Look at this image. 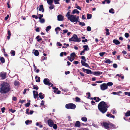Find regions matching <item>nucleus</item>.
<instances>
[{
    "instance_id": "nucleus-1",
    "label": "nucleus",
    "mask_w": 130,
    "mask_h": 130,
    "mask_svg": "<svg viewBox=\"0 0 130 130\" xmlns=\"http://www.w3.org/2000/svg\"><path fill=\"white\" fill-rule=\"evenodd\" d=\"M98 109L103 113H105L107 110L108 105L104 101H102L98 104Z\"/></svg>"
},
{
    "instance_id": "nucleus-2",
    "label": "nucleus",
    "mask_w": 130,
    "mask_h": 130,
    "mask_svg": "<svg viewBox=\"0 0 130 130\" xmlns=\"http://www.w3.org/2000/svg\"><path fill=\"white\" fill-rule=\"evenodd\" d=\"M0 92L2 93H6L8 92L10 90V86L7 83H3L1 85Z\"/></svg>"
},
{
    "instance_id": "nucleus-3",
    "label": "nucleus",
    "mask_w": 130,
    "mask_h": 130,
    "mask_svg": "<svg viewBox=\"0 0 130 130\" xmlns=\"http://www.w3.org/2000/svg\"><path fill=\"white\" fill-rule=\"evenodd\" d=\"M68 19L73 23L78 22L79 21V17L73 14L71 15L70 17L68 18Z\"/></svg>"
},
{
    "instance_id": "nucleus-4",
    "label": "nucleus",
    "mask_w": 130,
    "mask_h": 130,
    "mask_svg": "<svg viewBox=\"0 0 130 130\" xmlns=\"http://www.w3.org/2000/svg\"><path fill=\"white\" fill-rule=\"evenodd\" d=\"M69 41L79 42L81 41V40L80 38H78L76 35L74 34L72 37L69 39Z\"/></svg>"
},
{
    "instance_id": "nucleus-5",
    "label": "nucleus",
    "mask_w": 130,
    "mask_h": 130,
    "mask_svg": "<svg viewBox=\"0 0 130 130\" xmlns=\"http://www.w3.org/2000/svg\"><path fill=\"white\" fill-rule=\"evenodd\" d=\"M65 107L68 109H74L76 107V106L74 104L70 103L66 104Z\"/></svg>"
},
{
    "instance_id": "nucleus-6",
    "label": "nucleus",
    "mask_w": 130,
    "mask_h": 130,
    "mask_svg": "<svg viewBox=\"0 0 130 130\" xmlns=\"http://www.w3.org/2000/svg\"><path fill=\"white\" fill-rule=\"evenodd\" d=\"M101 124L106 129H108L110 127V123L109 122H103Z\"/></svg>"
},
{
    "instance_id": "nucleus-7",
    "label": "nucleus",
    "mask_w": 130,
    "mask_h": 130,
    "mask_svg": "<svg viewBox=\"0 0 130 130\" xmlns=\"http://www.w3.org/2000/svg\"><path fill=\"white\" fill-rule=\"evenodd\" d=\"M101 89L103 91L104 90L108 88V87L106 83H103L100 86Z\"/></svg>"
},
{
    "instance_id": "nucleus-8",
    "label": "nucleus",
    "mask_w": 130,
    "mask_h": 130,
    "mask_svg": "<svg viewBox=\"0 0 130 130\" xmlns=\"http://www.w3.org/2000/svg\"><path fill=\"white\" fill-rule=\"evenodd\" d=\"M43 83L46 85H48L50 86L51 83L49 82V80L47 78H45L43 80Z\"/></svg>"
},
{
    "instance_id": "nucleus-9",
    "label": "nucleus",
    "mask_w": 130,
    "mask_h": 130,
    "mask_svg": "<svg viewBox=\"0 0 130 130\" xmlns=\"http://www.w3.org/2000/svg\"><path fill=\"white\" fill-rule=\"evenodd\" d=\"M6 72H2L0 73V77H1L3 79H4L6 77Z\"/></svg>"
},
{
    "instance_id": "nucleus-10",
    "label": "nucleus",
    "mask_w": 130,
    "mask_h": 130,
    "mask_svg": "<svg viewBox=\"0 0 130 130\" xmlns=\"http://www.w3.org/2000/svg\"><path fill=\"white\" fill-rule=\"evenodd\" d=\"M47 123L49 126L52 127L54 123L52 120L50 119L47 120Z\"/></svg>"
},
{
    "instance_id": "nucleus-11",
    "label": "nucleus",
    "mask_w": 130,
    "mask_h": 130,
    "mask_svg": "<svg viewBox=\"0 0 130 130\" xmlns=\"http://www.w3.org/2000/svg\"><path fill=\"white\" fill-rule=\"evenodd\" d=\"M63 17L61 14L57 16V20L59 21H63Z\"/></svg>"
},
{
    "instance_id": "nucleus-12",
    "label": "nucleus",
    "mask_w": 130,
    "mask_h": 130,
    "mask_svg": "<svg viewBox=\"0 0 130 130\" xmlns=\"http://www.w3.org/2000/svg\"><path fill=\"white\" fill-rule=\"evenodd\" d=\"M102 72L100 71L93 72L92 74L96 76H99L100 74H102Z\"/></svg>"
},
{
    "instance_id": "nucleus-13",
    "label": "nucleus",
    "mask_w": 130,
    "mask_h": 130,
    "mask_svg": "<svg viewBox=\"0 0 130 130\" xmlns=\"http://www.w3.org/2000/svg\"><path fill=\"white\" fill-rule=\"evenodd\" d=\"M110 127L111 129H115L118 127V126H116L112 123H110Z\"/></svg>"
},
{
    "instance_id": "nucleus-14",
    "label": "nucleus",
    "mask_w": 130,
    "mask_h": 130,
    "mask_svg": "<svg viewBox=\"0 0 130 130\" xmlns=\"http://www.w3.org/2000/svg\"><path fill=\"white\" fill-rule=\"evenodd\" d=\"M33 93L34 95V97L35 99L37 98V97L38 96V92L35 91H33Z\"/></svg>"
},
{
    "instance_id": "nucleus-15",
    "label": "nucleus",
    "mask_w": 130,
    "mask_h": 130,
    "mask_svg": "<svg viewBox=\"0 0 130 130\" xmlns=\"http://www.w3.org/2000/svg\"><path fill=\"white\" fill-rule=\"evenodd\" d=\"M39 10L40 11H41L42 12H44V9L43 8V5H41L40 6Z\"/></svg>"
},
{
    "instance_id": "nucleus-16",
    "label": "nucleus",
    "mask_w": 130,
    "mask_h": 130,
    "mask_svg": "<svg viewBox=\"0 0 130 130\" xmlns=\"http://www.w3.org/2000/svg\"><path fill=\"white\" fill-rule=\"evenodd\" d=\"M113 42L116 45L119 44L120 43V42L118 40L114 39L113 41Z\"/></svg>"
},
{
    "instance_id": "nucleus-17",
    "label": "nucleus",
    "mask_w": 130,
    "mask_h": 130,
    "mask_svg": "<svg viewBox=\"0 0 130 130\" xmlns=\"http://www.w3.org/2000/svg\"><path fill=\"white\" fill-rule=\"evenodd\" d=\"M80 122L79 121H77L75 124V127H79L80 126Z\"/></svg>"
},
{
    "instance_id": "nucleus-18",
    "label": "nucleus",
    "mask_w": 130,
    "mask_h": 130,
    "mask_svg": "<svg viewBox=\"0 0 130 130\" xmlns=\"http://www.w3.org/2000/svg\"><path fill=\"white\" fill-rule=\"evenodd\" d=\"M83 47L84 48L83 50L85 51H88L89 50V48L88 45H84L83 46Z\"/></svg>"
},
{
    "instance_id": "nucleus-19",
    "label": "nucleus",
    "mask_w": 130,
    "mask_h": 130,
    "mask_svg": "<svg viewBox=\"0 0 130 130\" xmlns=\"http://www.w3.org/2000/svg\"><path fill=\"white\" fill-rule=\"evenodd\" d=\"M106 116L109 118H115V116L113 115H112L110 113H107L106 115Z\"/></svg>"
},
{
    "instance_id": "nucleus-20",
    "label": "nucleus",
    "mask_w": 130,
    "mask_h": 130,
    "mask_svg": "<svg viewBox=\"0 0 130 130\" xmlns=\"http://www.w3.org/2000/svg\"><path fill=\"white\" fill-rule=\"evenodd\" d=\"M39 97L40 99H43L44 98V95L42 93L40 92L39 94Z\"/></svg>"
},
{
    "instance_id": "nucleus-21",
    "label": "nucleus",
    "mask_w": 130,
    "mask_h": 130,
    "mask_svg": "<svg viewBox=\"0 0 130 130\" xmlns=\"http://www.w3.org/2000/svg\"><path fill=\"white\" fill-rule=\"evenodd\" d=\"M125 116V117H129L130 116V110H128L127 112L124 113Z\"/></svg>"
},
{
    "instance_id": "nucleus-22",
    "label": "nucleus",
    "mask_w": 130,
    "mask_h": 130,
    "mask_svg": "<svg viewBox=\"0 0 130 130\" xmlns=\"http://www.w3.org/2000/svg\"><path fill=\"white\" fill-rule=\"evenodd\" d=\"M79 12L76 9H74L72 12V13L73 14H75L76 13L77 14H79Z\"/></svg>"
},
{
    "instance_id": "nucleus-23",
    "label": "nucleus",
    "mask_w": 130,
    "mask_h": 130,
    "mask_svg": "<svg viewBox=\"0 0 130 130\" xmlns=\"http://www.w3.org/2000/svg\"><path fill=\"white\" fill-rule=\"evenodd\" d=\"M32 121L31 120H27L25 121V123L26 125H29L30 123L31 124Z\"/></svg>"
},
{
    "instance_id": "nucleus-24",
    "label": "nucleus",
    "mask_w": 130,
    "mask_h": 130,
    "mask_svg": "<svg viewBox=\"0 0 130 130\" xmlns=\"http://www.w3.org/2000/svg\"><path fill=\"white\" fill-rule=\"evenodd\" d=\"M81 120L83 121L86 122L87 121V118L85 117H83L81 118Z\"/></svg>"
},
{
    "instance_id": "nucleus-25",
    "label": "nucleus",
    "mask_w": 130,
    "mask_h": 130,
    "mask_svg": "<svg viewBox=\"0 0 130 130\" xmlns=\"http://www.w3.org/2000/svg\"><path fill=\"white\" fill-rule=\"evenodd\" d=\"M46 1L48 5H51L53 3L54 0H46Z\"/></svg>"
},
{
    "instance_id": "nucleus-26",
    "label": "nucleus",
    "mask_w": 130,
    "mask_h": 130,
    "mask_svg": "<svg viewBox=\"0 0 130 130\" xmlns=\"http://www.w3.org/2000/svg\"><path fill=\"white\" fill-rule=\"evenodd\" d=\"M51 26L49 25L46 27L45 29L46 31L47 32L51 28Z\"/></svg>"
},
{
    "instance_id": "nucleus-27",
    "label": "nucleus",
    "mask_w": 130,
    "mask_h": 130,
    "mask_svg": "<svg viewBox=\"0 0 130 130\" xmlns=\"http://www.w3.org/2000/svg\"><path fill=\"white\" fill-rule=\"evenodd\" d=\"M62 31H63V32H61V34L63 35H64L68 31V30L67 29L63 30L62 31Z\"/></svg>"
},
{
    "instance_id": "nucleus-28",
    "label": "nucleus",
    "mask_w": 130,
    "mask_h": 130,
    "mask_svg": "<svg viewBox=\"0 0 130 130\" xmlns=\"http://www.w3.org/2000/svg\"><path fill=\"white\" fill-rule=\"evenodd\" d=\"M92 15L91 14L88 13L87 14V19H91L92 18Z\"/></svg>"
},
{
    "instance_id": "nucleus-29",
    "label": "nucleus",
    "mask_w": 130,
    "mask_h": 130,
    "mask_svg": "<svg viewBox=\"0 0 130 130\" xmlns=\"http://www.w3.org/2000/svg\"><path fill=\"white\" fill-rule=\"evenodd\" d=\"M71 10H69L68 12L67 13L66 15V17H67V18L70 17L71 15L70 14V13Z\"/></svg>"
},
{
    "instance_id": "nucleus-30",
    "label": "nucleus",
    "mask_w": 130,
    "mask_h": 130,
    "mask_svg": "<svg viewBox=\"0 0 130 130\" xmlns=\"http://www.w3.org/2000/svg\"><path fill=\"white\" fill-rule=\"evenodd\" d=\"M109 12L112 14H114L115 13L114 10L113 8H111L109 10Z\"/></svg>"
},
{
    "instance_id": "nucleus-31",
    "label": "nucleus",
    "mask_w": 130,
    "mask_h": 130,
    "mask_svg": "<svg viewBox=\"0 0 130 130\" xmlns=\"http://www.w3.org/2000/svg\"><path fill=\"white\" fill-rule=\"evenodd\" d=\"M93 72L90 70L87 69L86 72V73L87 74H92Z\"/></svg>"
},
{
    "instance_id": "nucleus-32",
    "label": "nucleus",
    "mask_w": 130,
    "mask_h": 130,
    "mask_svg": "<svg viewBox=\"0 0 130 130\" xmlns=\"http://www.w3.org/2000/svg\"><path fill=\"white\" fill-rule=\"evenodd\" d=\"M78 22L79 23V25H81L82 26H84L85 25V24L84 22H80L79 21H78Z\"/></svg>"
},
{
    "instance_id": "nucleus-33",
    "label": "nucleus",
    "mask_w": 130,
    "mask_h": 130,
    "mask_svg": "<svg viewBox=\"0 0 130 130\" xmlns=\"http://www.w3.org/2000/svg\"><path fill=\"white\" fill-rule=\"evenodd\" d=\"M105 30L106 31V34L107 35H109L110 34V33L109 32V30L107 28H105Z\"/></svg>"
},
{
    "instance_id": "nucleus-34",
    "label": "nucleus",
    "mask_w": 130,
    "mask_h": 130,
    "mask_svg": "<svg viewBox=\"0 0 130 130\" xmlns=\"http://www.w3.org/2000/svg\"><path fill=\"white\" fill-rule=\"evenodd\" d=\"M36 125L37 126H38L40 128H42L43 127V125L40 124L39 122H37L36 123Z\"/></svg>"
},
{
    "instance_id": "nucleus-35",
    "label": "nucleus",
    "mask_w": 130,
    "mask_h": 130,
    "mask_svg": "<svg viewBox=\"0 0 130 130\" xmlns=\"http://www.w3.org/2000/svg\"><path fill=\"white\" fill-rule=\"evenodd\" d=\"M39 55V53L38 51L36 50L34 52V55L36 56H38Z\"/></svg>"
},
{
    "instance_id": "nucleus-36",
    "label": "nucleus",
    "mask_w": 130,
    "mask_h": 130,
    "mask_svg": "<svg viewBox=\"0 0 130 130\" xmlns=\"http://www.w3.org/2000/svg\"><path fill=\"white\" fill-rule=\"evenodd\" d=\"M50 5V6L49 7V8L50 9H52L55 7V6L54 5L51 4V5Z\"/></svg>"
},
{
    "instance_id": "nucleus-37",
    "label": "nucleus",
    "mask_w": 130,
    "mask_h": 130,
    "mask_svg": "<svg viewBox=\"0 0 130 130\" xmlns=\"http://www.w3.org/2000/svg\"><path fill=\"white\" fill-rule=\"evenodd\" d=\"M70 56L71 57H74L76 56L75 53L74 52L71 53L70 54Z\"/></svg>"
},
{
    "instance_id": "nucleus-38",
    "label": "nucleus",
    "mask_w": 130,
    "mask_h": 130,
    "mask_svg": "<svg viewBox=\"0 0 130 130\" xmlns=\"http://www.w3.org/2000/svg\"><path fill=\"white\" fill-rule=\"evenodd\" d=\"M0 60L2 63H4L5 62V60L4 58L3 57H1L0 58Z\"/></svg>"
},
{
    "instance_id": "nucleus-39",
    "label": "nucleus",
    "mask_w": 130,
    "mask_h": 130,
    "mask_svg": "<svg viewBox=\"0 0 130 130\" xmlns=\"http://www.w3.org/2000/svg\"><path fill=\"white\" fill-rule=\"evenodd\" d=\"M39 20V22L41 23H43L45 22V20L43 18H42Z\"/></svg>"
},
{
    "instance_id": "nucleus-40",
    "label": "nucleus",
    "mask_w": 130,
    "mask_h": 130,
    "mask_svg": "<svg viewBox=\"0 0 130 130\" xmlns=\"http://www.w3.org/2000/svg\"><path fill=\"white\" fill-rule=\"evenodd\" d=\"M32 85L33 86V89L37 90L38 89V87L37 85H34L32 83Z\"/></svg>"
},
{
    "instance_id": "nucleus-41",
    "label": "nucleus",
    "mask_w": 130,
    "mask_h": 130,
    "mask_svg": "<svg viewBox=\"0 0 130 130\" xmlns=\"http://www.w3.org/2000/svg\"><path fill=\"white\" fill-rule=\"evenodd\" d=\"M55 4H59L60 3L59 2L60 0H54Z\"/></svg>"
},
{
    "instance_id": "nucleus-42",
    "label": "nucleus",
    "mask_w": 130,
    "mask_h": 130,
    "mask_svg": "<svg viewBox=\"0 0 130 130\" xmlns=\"http://www.w3.org/2000/svg\"><path fill=\"white\" fill-rule=\"evenodd\" d=\"M14 84L16 86H18L19 84V82L17 81H15L14 82Z\"/></svg>"
},
{
    "instance_id": "nucleus-43",
    "label": "nucleus",
    "mask_w": 130,
    "mask_h": 130,
    "mask_svg": "<svg viewBox=\"0 0 130 130\" xmlns=\"http://www.w3.org/2000/svg\"><path fill=\"white\" fill-rule=\"evenodd\" d=\"M38 11L37 14L39 16L38 18L39 19H42V18L43 17V14H38Z\"/></svg>"
},
{
    "instance_id": "nucleus-44",
    "label": "nucleus",
    "mask_w": 130,
    "mask_h": 130,
    "mask_svg": "<svg viewBox=\"0 0 130 130\" xmlns=\"http://www.w3.org/2000/svg\"><path fill=\"white\" fill-rule=\"evenodd\" d=\"M75 101L76 102H80V99L78 97H76L75 98Z\"/></svg>"
},
{
    "instance_id": "nucleus-45",
    "label": "nucleus",
    "mask_w": 130,
    "mask_h": 130,
    "mask_svg": "<svg viewBox=\"0 0 130 130\" xmlns=\"http://www.w3.org/2000/svg\"><path fill=\"white\" fill-rule=\"evenodd\" d=\"M60 31H62V30L60 29V28L59 27H57L56 28L55 30V31L56 32H57V31L58 30Z\"/></svg>"
},
{
    "instance_id": "nucleus-46",
    "label": "nucleus",
    "mask_w": 130,
    "mask_h": 130,
    "mask_svg": "<svg viewBox=\"0 0 130 130\" xmlns=\"http://www.w3.org/2000/svg\"><path fill=\"white\" fill-rule=\"evenodd\" d=\"M106 84L108 87V86H111L112 85H113V83L111 82H109Z\"/></svg>"
},
{
    "instance_id": "nucleus-47",
    "label": "nucleus",
    "mask_w": 130,
    "mask_h": 130,
    "mask_svg": "<svg viewBox=\"0 0 130 130\" xmlns=\"http://www.w3.org/2000/svg\"><path fill=\"white\" fill-rule=\"evenodd\" d=\"M53 126H52V127L54 129H56L57 128V125L56 124L54 123L53 124Z\"/></svg>"
},
{
    "instance_id": "nucleus-48",
    "label": "nucleus",
    "mask_w": 130,
    "mask_h": 130,
    "mask_svg": "<svg viewBox=\"0 0 130 130\" xmlns=\"http://www.w3.org/2000/svg\"><path fill=\"white\" fill-rule=\"evenodd\" d=\"M63 45H66V46H62V48H66L67 47H68L69 46V44H66V43H64Z\"/></svg>"
},
{
    "instance_id": "nucleus-49",
    "label": "nucleus",
    "mask_w": 130,
    "mask_h": 130,
    "mask_svg": "<svg viewBox=\"0 0 130 130\" xmlns=\"http://www.w3.org/2000/svg\"><path fill=\"white\" fill-rule=\"evenodd\" d=\"M105 62L107 63H111V61L110 59H107Z\"/></svg>"
},
{
    "instance_id": "nucleus-50",
    "label": "nucleus",
    "mask_w": 130,
    "mask_h": 130,
    "mask_svg": "<svg viewBox=\"0 0 130 130\" xmlns=\"http://www.w3.org/2000/svg\"><path fill=\"white\" fill-rule=\"evenodd\" d=\"M111 112H112L113 114H115L116 113V111L115 109H113L111 111Z\"/></svg>"
},
{
    "instance_id": "nucleus-51",
    "label": "nucleus",
    "mask_w": 130,
    "mask_h": 130,
    "mask_svg": "<svg viewBox=\"0 0 130 130\" xmlns=\"http://www.w3.org/2000/svg\"><path fill=\"white\" fill-rule=\"evenodd\" d=\"M11 53L12 55L13 56H14L15 55V52L14 51H11Z\"/></svg>"
},
{
    "instance_id": "nucleus-52",
    "label": "nucleus",
    "mask_w": 130,
    "mask_h": 130,
    "mask_svg": "<svg viewBox=\"0 0 130 130\" xmlns=\"http://www.w3.org/2000/svg\"><path fill=\"white\" fill-rule=\"evenodd\" d=\"M105 53L104 52H101L99 53V55L103 57Z\"/></svg>"
},
{
    "instance_id": "nucleus-53",
    "label": "nucleus",
    "mask_w": 130,
    "mask_h": 130,
    "mask_svg": "<svg viewBox=\"0 0 130 130\" xmlns=\"http://www.w3.org/2000/svg\"><path fill=\"white\" fill-rule=\"evenodd\" d=\"M87 30L88 31H90L91 30V28L90 26H88L87 28Z\"/></svg>"
},
{
    "instance_id": "nucleus-54",
    "label": "nucleus",
    "mask_w": 130,
    "mask_h": 130,
    "mask_svg": "<svg viewBox=\"0 0 130 130\" xmlns=\"http://www.w3.org/2000/svg\"><path fill=\"white\" fill-rule=\"evenodd\" d=\"M81 58L85 62L86 61V60L85 59V58L84 56H82L81 57Z\"/></svg>"
},
{
    "instance_id": "nucleus-55",
    "label": "nucleus",
    "mask_w": 130,
    "mask_h": 130,
    "mask_svg": "<svg viewBox=\"0 0 130 130\" xmlns=\"http://www.w3.org/2000/svg\"><path fill=\"white\" fill-rule=\"evenodd\" d=\"M32 17L33 18H35L36 19H37L38 18V17L37 15H32Z\"/></svg>"
},
{
    "instance_id": "nucleus-56",
    "label": "nucleus",
    "mask_w": 130,
    "mask_h": 130,
    "mask_svg": "<svg viewBox=\"0 0 130 130\" xmlns=\"http://www.w3.org/2000/svg\"><path fill=\"white\" fill-rule=\"evenodd\" d=\"M56 45L59 46H61L62 45V44H61L59 42H57L56 44Z\"/></svg>"
},
{
    "instance_id": "nucleus-57",
    "label": "nucleus",
    "mask_w": 130,
    "mask_h": 130,
    "mask_svg": "<svg viewBox=\"0 0 130 130\" xmlns=\"http://www.w3.org/2000/svg\"><path fill=\"white\" fill-rule=\"evenodd\" d=\"M9 111L13 113H14L15 111V109H10Z\"/></svg>"
},
{
    "instance_id": "nucleus-58",
    "label": "nucleus",
    "mask_w": 130,
    "mask_h": 130,
    "mask_svg": "<svg viewBox=\"0 0 130 130\" xmlns=\"http://www.w3.org/2000/svg\"><path fill=\"white\" fill-rule=\"evenodd\" d=\"M30 103L29 102H28L25 104V106L26 107H28L29 106Z\"/></svg>"
},
{
    "instance_id": "nucleus-59",
    "label": "nucleus",
    "mask_w": 130,
    "mask_h": 130,
    "mask_svg": "<svg viewBox=\"0 0 130 130\" xmlns=\"http://www.w3.org/2000/svg\"><path fill=\"white\" fill-rule=\"evenodd\" d=\"M113 66L114 68H117L118 66L116 64L114 63L113 64Z\"/></svg>"
},
{
    "instance_id": "nucleus-60",
    "label": "nucleus",
    "mask_w": 130,
    "mask_h": 130,
    "mask_svg": "<svg viewBox=\"0 0 130 130\" xmlns=\"http://www.w3.org/2000/svg\"><path fill=\"white\" fill-rule=\"evenodd\" d=\"M129 36V34L127 33H126L125 34V36L126 38H128Z\"/></svg>"
},
{
    "instance_id": "nucleus-61",
    "label": "nucleus",
    "mask_w": 130,
    "mask_h": 130,
    "mask_svg": "<svg viewBox=\"0 0 130 130\" xmlns=\"http://www.w3.org/2000/svg\"><path fill=\"white\" fill-rule=\"evenodd\" d=\"M92 126L96 127V128H99V127L97 125V124H92Z\"/></svg>"
},
{
    "instance_id": "nucleus-62",
    "label": "nucleus",
    "mask_w": 130,
    "mask_h": 130,
    "mask_svg": "<svg viewBox=\"0 0 130 130\" xmlns=\"http://www.w3.org/2000/svg\"><path fill=\"white\" fill-rule=\"evenodd\" d=\"M5 110V108L4 107H3L1 109V110L2 112V113H3L4 112Z\"/></svg>"
},
{
    "instance_id": "nucleus-63",
    "label": "nucleus",
    "mask_w": 130,
    "mask_h": 130,
    "mask_svg": "<svg viewBox=\"0 0 130 130\" xmlns=\"http://www.w3.org/2000/svg\"><path fill=\"white\" fill-rule=\"evenodd\" d=\"M36 82H40V77H38V79L36 80Z\"/></svg>"
},
{
    "instance_id": "nucleus-64",
    "label": "nucleus",
    "mask_w": 130,
    "mask_h": 130,
    "mask_svg": "<svg viewBox=\"0 0 130 130\" xmlns=\"http://www.w3.org/2000/svg\"><path fill=\"white\" fill-rule=\"evenodd\" d=\"M12 100L14 101H16L17 100V98L16 97H13L12 98Z\"/></svg>"
}]
</instances>
